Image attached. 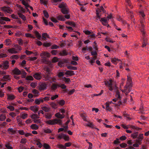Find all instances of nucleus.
Segmentation results:
<instances>
[{
    "label": "nucleus",
    "mask_w": 149,
    "mask_h": 149,
    "mask_svg": "<svg viewBox=\"0 0 149 149\" xmlns=\"http://www.w3.org/2000/svg\"><path fill=\"white\" fill-rule=\"evenodd\" d=\"M139 14L140 16V19L139 21V23L138 24L137 27L141 31V34L142 35L143 42L142 46L143 47H146L148 44L146 39H145L144 38V37L146 36L144 30V23L145 22L144 17L145 15L143 10L140 11L139 12Z\"/></svg>",
    "instance_id": "f257e3e1"
},
{
    "label": "nucleus",
    "mask_w": 149,
    "mask_h": 149,
    "mask_svg": "<svg viewBox=\"0 0 149 149\" xmlns=\"http://www.w3.org/2000/svg\"><path fill=\"white\" fill-rule=\"evenodd\" d=\"M132 86L131 79V78L128 77L127 78L126 85L123 88H121L120 90L125 95H127L130 92Z\"/></svg>",
    "instance_id": "f03ea898"
},
{
    "label": "nucleus",
    "mask_w": 149,
    "mask_h": 149,
    "mask_svg": "<svg viewBox=\"0 0 149 149\" xmlns=\"http://www.w3.org/2000/svg\"><path fill=\"white\" fill-rule=\"evenodd\" d=\"M104 84L108 87V89L110 91H112L117 88L116 82L111 79H110L108 81H105Z\"/></svg>",
    "instance_id": "7ed1b4c3"
},
{
    "label": "nucleus",
    "mask_w": 149,
    "mask_h": 149,
    "mask_svg": "<svg viewBox=\"0 0 149 149\" xmlns=\"http://www.w3.org/2000/svg\"><path fill=\"white\" fill-rule=\"evenodd\" d=\"M45 123L48 125H53L56 124L61 125L62 124V120L59 119H55L49 120L45 121Z\"/></svg>",
    "instance_id": "20e7f679"
},
{
    "label": "nucleus",
    "mask_w": 149,
    "mask_h": 149,
    "mask_svg": "<svg viewBox=\"0 0 149 149\" xmlns=\"http://www.w3.org/2000/svg\"><path fill=\"white\" fill-rule=\"evenodd\" d=\"M81 116L83 120L85 122L84 123V125L86 127H93V123L90 121L86 116L82 114Z\"/></svg>",
    "instance_id": "39448f33"
},
{
    "label": "nucleus",
    "mask_w": 149,
    "mask_h": 149,
    "mask_svg": "<svg viewBox=\"0 0 149 149\" xmlns=\"http://www.w3.org/2000/svg\"><path fill=\"white\" fill-rule=\"evenodd\" d=\"M0 10H2L5 13H11L12 12V11L10 7L8 6H4L0 8Z\"/></svg>",
    "instance_id": "423d86ee"
},
{
    "label": "nucleus",
    "mask_w": 149,
    "mask_h": 149,
    "mask_svg": "<svg viewBox=\"0 0 149 149\" xmlns=\"http://www.w3.org/2000/svg\"><path fill=\"white\" fill-rule=\"evenodd\" d=\"M104 8L103 6H101L100 7V8H97L96 10V13L97 17L99 18L100 19L101 16V15L100 13V12H101L102 11H103Z\"/></svg>",
    "instance_id": "0eeeda50"
},
{
    "label": "nucleus",
    "mask_w": 149,
    "mask_h": 149,
    "mask_svg": "<svg viewBox=\"0 0 149 149\" xmlns=\"http://www.w3.org/2000/svg\"><path fill=\"white\" fill-rule=\"evenodd\" d=\"M50 56V53L47 52H42L40 54V56L43 59L46 57H49Z\"/></svg>",
    "instance_id": "6e6552de"
},
{
    "label": "nucleus",
    "mask_w": 149,
    "mask_h": 149,
    "mask_svg": "<svg viewBox=\"0 0 149 149\" xmlns=\"http://www.w3.org/2000/svg\"><path fill=\"white\" fill-rule=\"evenodd\" d=\"M22 3L25 6L26 8L28 11V8L29 6V2H30V0H22Z\"/></svg>",
    "instance_id": "1a4fd4ad"
},
{
    "label": "nucleus",
    "mask_w": 149,
    "mask_h": 149,
    "mask_svg": "<svg viewBox=\"0 0 149 149\" xmlns=\"http://www.w3.org/2000/svg\"><path fill=\"white\" fill-rule=\"evenodd\" d=\"M100 21L101 22L103 25L105 26L108 25L109 26V25L108 24V21L107 18L103 17L100 19Z\"/></svg>",
    "instance_id": "9d476101"
},
{
    "label": "nucleus",
    "mask_w": 149,
    "mask_h": 149,
    "mask_svg": "<svg viewBox=\"0 0 149 149\" xmlns=\"http://www.w3.org/2000/svg\"><path fill=\"white\" fill-rule=\"evenodd\" d=\"M12 73L14 74L18 75L20 74L21 73V70H20L17 68H15L12 71Z\"/></svg>",
    "instance_id": "9b49d317"
},
{
    "label": "nucleus",
    "mask_w": 149,
    "mask_h": 149,
    "mask_svg": "<svg viewBox=\"0 0 149 149\" xmlns=\"http://www.w3.org/2000/svg\"><path fill=\"white\" fill-rule=\"evenodd\" d=\"M121 126L124 129H127L128 128H131L133 129H136V127L134 126L131 125H125L124 124L121 125Z\"/></svg>",
    "instance_id": "f8f14e48"
},
{
    "label": "nucleus",
    "mask_w": 149,
    "mask_h": 149,
    "mask_svg": "<svg viewBox=\"0 0 149 149\" xmlns=\"http://www.w3.org/2000/svg\"><path fill=\"white\" fill-rule=\"evenodd\" d=\"M39 107L38 106H31L30 107V109L35 113L37 112L39 110Z\"/></svg>",
    "instance_id": "ddd939ff"
},
{
    "label": "nucleus",
    "mask_w": 149,
    "mask_h": 149,
    "mask_svg": "<svg viewBox=\"0 0 149 149\" xmlns=\"http://www.w3.org/2000/svg\"><path fill=\"white\" fill-rule=\"evenodd\" d=\"M9 63L8 61H6L4 62L2 65V68L4 70H6L8 69L9 67Z\"/></svg>",
    "instance_id": "4468645a"
},
{
    "label": "nucleus",
    "mask_w": 149,
    "mask_h": 149,
    "mask_svg": "<svg viewBox=\"0 0 149 149\" xmlns=\"http://www.w3.org/2000/svg\"><path fill=\"white\" fill-rule=\"evenodd\" d=\"M55 116L56 117L60 119H62L65 116L64 114H61L59 112L56 113L55 115Z\"/></svg>",
    "instance_id": "2eb2a0df"
},
{
    "label": "nucleus",
    "mask_w": 149,
    "mask_h": 149,
    "mask_svg": "<svg viewBox=\"0 0 149 149\" xmlns=\"http://www.w3.org/2000/svg\"><path fill=\"white\" fill-rule=\"evenodd\" d=\"M5 45L6 46H9L11 45V40L9 38L6 39L4 42Z\"/></svg>",
    "instance_id": "dca6fc26"
},
{
    "label": "nucleus",
    "mask_w": 149,
    "mask_h": 149,
    "mask_svg": "<svg viewBox=\"0 0 149 149\" xmlns=\"http://www.w3.org/2000/svg\"><path fill=\"white\" fill-rule=\"evenodd\" d=\"M111 62L115 65H116L119 60L117 58H114L111 59Z\"/></svg>",
    "instance_id": "f3484780"
},
{
    "label": "nucleus",
    "mask_w": 149,
    "mask_h": 149,
    "mask_svg": "<svg viewBox=\"0 0 149 149\" xmlns=\"http://www.w3.org/2000/svg\"><path fill=\"white\" fill-rule=\"evenodd\" d=\"M44 101V99L42 98H40L38 99H36L35 100L36 104H39L40 103L43 102Z\"/></svg>",
    "instance_id": "a211bd4d"
},
{
    "label": "nucleus",
    "mask_w": 149,
    "mask_h": 149,
    "mask_svg": "<svg viewBox=\"0 0 149 149\" xmlns=\"http://www.w3.org/2000/svg\"><path fill=\"white\" fill-rule=\"evenodd\" d=\"M33 77L36 79L37 80L40 79L42 77L41 74L36 73L33 75Z\"/></svg>",
    "instance_id": "6ab92c4d"
},
{
    "label": "nucleus",
    "mask_w": 149,
    "mask_h": 149,
    "mask_svg": "<svg viewBox=\"0 0 149 149\" xmlns=\"http://www.w3.org/2000/svg\"><path fill=\"white\" fill-rule=\"evenodd\" d=\"M115 104L114 103H113L112 101H108L106 102L105 103L106 105V109L108 110H111L110 108H109V106L110 104Z\"/></svg>",
    "instance_id": "aec40b11"
},
{
    "label": "nucleus",
    "mask_w": 149,
    "mask_h": 149,
    "mask_svg": "<svg viewBox=\"0 0 149 149\" xmlns=\"http://www.w3.org/2000/svg\"><path fill=\"white\" fill-rule=\"evenodd\" d=\"M65 74L69 76H71L74 74V72L72 70H67L65 73Z\"/></svg>",
    "instance_id": "412c9836"
},
{
    "label": "nucleus",
    "mask_w": 149,
    "mask_h": 149,
    "mask_svg": "<svg viewBox=\"0 0 149 149\" xmlns=\"http://www.w3.org/2000/svg\"><path fill=\"white\" fill-rule=\"evenodd\" d=\"M61 12L63 14H68L69 12V9L68 7L61 9Z\"/></svg>",
    "instance_id": "4be33fe9"
},
{
    "label": "nucleus",
    "mask_w": 149,
    "mask_h": 149,
    "mask_svg": "<svg viewBox=\"0 0 149 149\" xmlns=\"http://www.w3.org/2000/svg\"><path fill=\"white\" fill-rule=\"evenodd\" d=\"M8 51L9 53L11 54H16L17 53V51L14 48L9 49H8Z\"/></svg>",
    "instance_id": "5701e85b"
},
{
    "label": "nucleus",
    "mask_w": 149,
    "mask_h": 149,
    "mask_svg": "<svg viewBox=\"0 0 149 149\" xmlns=\"http://www.w3.org/2000/svg\"><path fill=\"white\" fill-rule=\"evenodd\" d=\"M47 84L45 83L41 84L40 87V90H45L47 88Z\"/></svg>",
    "instance_id": "b1692460"
},
{
    "label": "nucleus",
    "mask_w": 149,
    "mask_h": 149,
    "mask_svg": "<svg viewBox=\"0 0 149 149\" xmlns=\"http://www.w3.org/2000/svg\"><path fill=\"white\" fill-rule=\"evenodd\" d=\"M15 96L12 94L7 95V99L8 100H13L15 99Z\"/></svg>",
    "instance_id": "393cba45"
},
{
    "label": "nucleus",
    "mask_w": 149,
    "mask_h": 149,
    "mask_svg": "<svg viewBox=\"0 0 149 149\" xmlns=\"http://www.w3.org/2000/svg\"><path fill=\"white\" fill-rule=\"evenodd\" d=\"M17 6L19 10L22 13H24L25 12V10L21 6L19 5H17Z\"/></svg>",
    "instance_id": "a878e982"
},
{
    "label": "nucleus",
    "mask_w": 149,
    "mask_h": 149,
    "mask_svg": "<svg viewBox=\"0 0 149 149\" xmlns=\"http://www.w3.org/2000/svg\"><path fill=\"white\" fill-rule=\"evenodd\" d=\"M58 7L62 9L68 7L66 4L65 3L62 2L61 4L59 5Z\"/></svg>",
    "instance_id": "bb28decb"
},
{
    "label": "nucleus",
    "mask_w": 149,
    "mask_h": 149,
    "mask_svg": "<svg viewBox=\"0 0 149 149\" xmlns=\"http://www.w3.org/2000/svg\"><path fill=\"white\" fill-rule=\"evenodd\" d=\"M30 127L32 130H37L38 129L39 127L36 124H33Z\"/></svg>",
    "instance_id": "cd10ccee"
},
{
    "label": "nucleus",
    "mask_w": 149,
    "mask_h": 149,
    "mask_svg": "<svg viewBox=\"0 0 149 149\" xmlns=\"http://www.w3.org/2000/svg\"><path fill=\"white\" fill-rule=\"evenodd\" d=\"M8 132L11 134L15 133L16 131L12 128H9L8 129Z\"/></svg>",
    "instance_id": "c85d7f7f"
},
{
    "label": "nucleus",
    "mask_w": 149,
    "mask_h": 149,
    "mask_svg": "<svg viewBox=\"0 0 149 149\" xmlns=\"http://www.w3.org/2000/svg\"><path fill=\"white\" fill-rule=\"evenodd\" d=\"M16 119L19 126H21L23 125L21 119L18 117Z\"/></svg>",
    "instance_id": "c756f323"
},
{
    "label": "nucleus",
    "mask_w": 149,
    "mask_h": 149,
    "mask_svg": "<svg viewBox=\"0 0 149 149\" xmlns=\"http://www.w3.org/2000/svg\"><path fill=\"white\" fill-rule=\"evenodd\" d=\"M41 109H42V110L45 112L49 111L50 109L49 107L45 106H42L41 107Z\"/></svg>",
    "instance_id": "7c9ffc66"
},
{
    "label": "nucleus",
    "mask_w": 149,
    "mask_h": 149,
    "mask_svg": "<svg viewBox=\"0 0 149 149\" xmlns=\"http://www.w3.org/2000/svg\"><path fill=\"white\" fill-rule=\"evenodd\" d=\"M57 103L59 105L62 106L65 104V102L63 100H61L57 102Z\"/></svg>",
    "instance_id": "2f4dec72"
},
{
    "label": "nucleus",
    "mask_w": 149,
    "mask_h": 149,
    "mask_svg": "<svg viewBox=\"0 0 149 149\" xmlns=\"http://www.w3.org/2000/svg\"><path fill=\"white\" fill-rule=\"evenodd\" d=\"M30 117L32 119H33V120H34L36 119H38L39 118V117L38 116L37 114H34L31 115L30 116Z\"/></svg>",
    "instance_id": "473e14b6"
},
{
    "label": "nucleus",
    "mask_w": 149,
    "mask_h": 149,
    "mask_svg": "<svg viewBox=\"0 0 149 149\" xmlns=\"http://www.w3.org/2000/svg\"><path fill=\"white\" fill-rule=\"evenodd\" d=\"M65 24H67L69 25L70 26H72L73 27H75L76 26V24L75 23L73 22H66Z\"/></svg>",
    "instance_id": "72a5a7b5"
},
{
    "label": "nucleus",
    "mask_w": 149,
    "mask_h": 149,
    "mask_svg": "<svg viewBox=\"0 0 149 149\" xmlns=\"http://www.w3.org/2000/svg\"><path fill=\"white\" fill-rule=\"evenodd\" d=\"M32 92L35 95V96H37L40 94V93L38 91L35 89H33L32 90Z\"/></svg>",
    "instance_id": "f704fd0d"
},
{
    "label": "nucleus",
    "mask_w": 149,
    "mask_h": 149,
    "mask_svg": "<svg viewBox=\"0 0 149 149\" xmlns=\"http://www.w3.org/2000/svg\"><path fill=\"white\" fill-rule=\"evenodd\" d=\"M63 80L67 84H69L71 81L70 78H66L65 77L62 78Z\"/></svg>",
    "instance_id": "c9c22d12"
},
{
    "label": "nucleus",
    "mask_w": 149,
    "mask_h": 149,
    "mask_svg": "<svg viewBox=\"0 0 149 149\" xmlns=\"http://www.w3.org/2000/svg\"><path fill=\"white\" fill-rule=\"evenodd\" d=\"M18 14L19 17L21 18L23 20L25 21L26 20V18L23 14H21L20 13H18Z\"/></svg>",
    "instance_id": "e433bc0d"
},
{
    "label": "nucleus",
    "mask_w": 149,
    "mask_h": 149,
    "mask_svg": "<svg viewBox=\"0 0 149 149\" xmlns=\"http://www.w3.org/2000/svg\"><path fill=\"white\" fill-rule=\"evenodd\" d=\"M68 128V126H65V127H64L63 128H60L58 130V132H59L63 131L65 132L66 131Z\"/></svg>",
    "instance_id": "4c0bfd02"
},
{
    "label": "nucleus",
    "mask_w": 149,
    "mask_h": 149,
    "mask_svg": "<svg viewBox=\"0 0 149 149\" xmlns=\"http://www.w3.org/2000/svg\"><path fill=\"white\" fill-rule=\"evenodd\" d=\"M56 18L58 20L63 21L65 20L64 17L63 15H59L57 16Z\"/></svg>",
    "instance_id": "58836bf2"
},
{
    "label": "nucleus",
    "mask_w": 149,
    "mask_h": 149,
    "mask_svg": "<svg viewBox=\"0 0 149 149\" xmlns=\"http://www.w3.org/2000/svg\"><path fill=\"white\" fill-rule=\"evenodd\" d=\"M68 54V52L66 50H63L59 53V55L61 56H65Z\"/></svg>",
    "instance_id": "ea45409f"
},
{
    "label": "nucleus",
    "mask_w": 149,
    "mask_h": 149,
    "mask_svg": "<svg viewBox=\"0 0 149 149\" xmlns=\"http://www.w3.org/2000/svg\"><path fill=\"white\" fill-rule=\"evenodd\" d=\"M50 104L51 106L54 109H56L57 108V105L55 103L51 102L50 103Z\"/></svg>",
    "instance_id": "a19ab883"
},
{
    "label": "nucleus",
    "mask_w": 149,
    "mask_h": 149,
    "mask_svg": "<svg viewBox=\"0 0 149 149\" xmlns=\"http://www.w3.org/2000/svg\"><path fill=\"white\" fill-rule=\"evenodd\" d=\"M75 2L77 3L80 6H82L83 5H86V4H88L87 3H83V2H80L79 0H75Z\"/></svg>",
    "instance_id": "79ce46f5"
},
{
    "label": "nucleus",
    "mask_w": 149,
    "mask_h": 149,
    "mask_svg": "<svg viewBox=\"0 0 149 149\" xmlns=\"http://www.w3.org/2000/svg\"><path fill=\"white\" fill-rule=\"evenodd\" d=\"M63 139L66 141H68L69 140L70 138L68 135L64 134Z\"/></svg>",
    "instance_id": "37998d69"
},
{
    "label": "nucleus",
    "mask_w": 149,
    "mask_h": 149,
    "mask_svg": "<svg viewBox=\"0 0 149 149\" xmlns=\"http://www.w3.org/2000/svg\"><path fill=\"white\" fill-rule=\"evenodd\" d=\"M126 3V4L129 6L131 8L133 7L132 6V5L131 3L130 0H125Z\"/></svg>",
    "instance_id": "c03bdc74"
},
{
    "label": "nucleus",
    "mask_w": 149,
    "mask_h": 149,
    "mask_svg": "<svg viewBox=\"0 0 149 149\" xmlns=\"http://www.w3.org/2000/svg\"><path fill=\"white\" fill-rule=\"evenodd\" d=\"M58 87V84H52L51 88L52 90H55Z\"/></svg>",
    "instance_id": "a18cd8bd"
},
{
    "label": "nucleus",
    "mask_w": 149,
    "mask_h": 149,
    "mask_svg": "<svg viewBox=\"0 0 149 149\" xmlns=\"http://www.w3.org/2000/svg\"><path fill=\"white\" fill-rule=\"evenodd\" d=\"M21 116L22 118L25 119L28 117V115L26 113H24L21 115Z\"/></svg>",
    "instance_id": "49530a36"
},
{
    "label": "nucleus",
    "mask_w": 149,
    "mask_h": 149,
    "mask_svg": "<svg viewBox=\"0 0 149 149\" xmlns=\"http://www.w3.org/2000/svg\"><path fill=\"white\" fill-rule=\"evenodd\" d=\"M5 146L7 149H12L13 148L11 145L9 143L6 144Z\"/></svg>",
    "instance_id": "de8ad7c7"
},
{
    "label": "nucleus",
    "mask_w": 149,
    "mask_h": 149,
    "mask_svg": "<svg viewBox=\"0 0 149 149\" xmlns=\"http://www.w3.org/2000/svg\"><path fill=\"white\" fill-rule=\"evenodd\" d=\"M6 118L5 115L3 114L0 115V120L1 121H3Z\"/></svg>",
    "instance_id": "09e8293b"
},
{
    "label": "nucleus",
    "mask_w": 149,
    "mask_h": 149,
    "mask_svg": "<svg viewBox=\"0 0 149 149\" xmlns=\"http://www.w3.org/2000/svg\"><path fill=\"white\" fill-rule=\"evenodd\" d=\"M21 74H22V78H25L26 75V73L23 70H21Z\"/></svg>",
    "instance_id": "8fccbe9b"
},
{
    "label": "nucleus",
    "mask_w": 149,
    "mask_h": 149,
    "mask_svg": "<svg viewBox=\"0 0 149 149\" xmlns=\"http://www.w3.org/2000/svg\"><path fill=\"white\" fill-rule=\"evenodd\" d=\"M43 130L44 132L46 133H50L52 132L50 129L48 128H45Z\"/></svg>",
    "instance_id": "3c124183"
},
{
    "label": "nucleus",
    "mask_w": 149,
    "mask_h": 149,
    "mask_svg": "<svg viewBox=\"0 0 149 149\" xmlns=\"http://www.w3.org/2000/svg\"><path fill=\"white\" fill-rule=\"evenodd\" d=\"M125 81V79H122L120 85V89H121V88H123V84H124Z\"/></svg>",
    "instance_id": "603ef678"
},
{
    "label": "nucleus",
    "mask_w": 149,
    "mask_h": 149,
    "mask_svg": "<svg viewBox=\"0 0 149 149\" xmlns=\"http://www.w3.org/2000/svg\"><path fill=\"white\" fill-rule=\"evenodd\" d=\"M57 147L58 148L61 149H65V146L62 144H58L57 145Z\"/></svg>",
    "instance_id": "864d4df0"
},
{
    "label": "nucleus",
    "mask_w": 149,
    "mask_h": 149,
    "mask_svg": "<svg viewBox=\"0 0 149 149\" xmlns=\"http://www.w3.org/2000/svg\"><path fill=\"white\" fill-rule=\"evenodd\" d=\"M52 115L49 113H47L45 115L46 118L48 119H50L52 117Z\"/></svg>",
    "instance_id": "5fc2aeb1"
},
{
    "label": "nucleus",
    "mask_w": 149,
    "mask_h": 149,
    "mask_svg": "<svg viewBox=\"0 0 149 149\" xmlns=\"http://www.w3.org/2000/svg\"><path fill=\"white\" fill-rule=\"evenodd\" d=\"M3 78L8 80L10 79V76L9 75H6L3 76Z\"/></svg>",
    "instance_id": "6e6d98bb"
},
{
    "label": "nucleus",
    "mask_w": 149,
    "mask_h": 149,
    "mask_svg": "<svg viewBox=\"0 0 149 149\" xmlns=\"http://www.w3.org/2000/svg\"><path fill=\"white\" fill-rule=\"evenodd\" d=\"M43 147L46 149H50V147L46 143H44L43 145Z\"/></svg>",
    "instance_id": "4d7b16f0"
},
{
    "label": "nucleus",
    "mask_w": 149,
    "mask_h": 149,
    "mask_svg": "<svg viewBox=\"0 0 149 149\" xmlns=\"http://www.w3.org/2000/svg\"><path fill=\"white\" fill-rule=\"evenodd\" d=\"M49 75H43V79L44 80L46 81L49 79Z\"/></svg>",
    "instance_id": "13d9d810"
},
{
    "label": "nucleus",
    "mask_w": 149,
    "mask_h": 149,
    "mask_svg": "<svg viewBox=\"0 0 149 149\" xmlns=\"http://www.w3.org/2000/svg\"><path fill=\"white\" fill-rule=\"evenodd\" d=\"M64 134H59L57 135V138L58 139H63Z\"/></svg>",
    "instance_id": "bf43d9fd"
},
{
    "label": "nucleus",
    "mask_w": 149,
    "mask_h": 149,
    "mask_svg": "<svg viewBox=\"0 0 149 149\" xmlns=\"http://www.w3.org/2000/svg\"><path fill=\"white\" fill-rule=\"evenodd\" d=\"M1 18L2 19L3 21H7H7L9 22L10 20V19L8 18L7 17H2Z\"/></svg>",
    "instance_id": "052dcab7"
},
{
    "label": "nucleus",
    "mask_w": 149,
    "mask_h": 149,
    "mask_svg": "<svg viewBox=\"0 0 149 149\" xmlns=\"http://www.w3.org/2000/svg\"><path fill=\"white\" fill-rule=\"evenodd\" d=\"M105 40L107 42H109L112 43H113L115 42V41L112 40L111 39L108 38H105Z\"/></svg>",
    "instance_id": "680f3d73"
},
{
    "label": "nucleus",
    "mask_w": 149,
    "mask_h": 149,
    "mask_svg": "<svg viewBox=\"0 0 149 149\" xmlns=\"http://www.w3.org/2000/svg\"><path fill=\"white\" fill-rule=\"evenodd\" d=\"M51 44L49 42H44L43 44V45L45 47H49L51 45Z\"/></svg>",
    "instance_id": "e2e57ef3"
},
{
    "label": "nucleus",
    "mask_w": 149,
    "mask_h": 149,
    "mask_svg": "<svg viewBox=\"0 0 149 149\" xmlns=\"http://www.w3.org/2000/svg\"><path fill=\"white\" fill-rule=\"evenodd\" d=\"M137 1L139 2V6L141 7V5L143 3H144V0H137Z\"/></svg>",
    "instance_id": "0e129e2a"
},
{
    "label": "nucleus",
    "mask_w": 149,
    "mask_h": 149,
    "mask_svg": "<svg viewBox=\"0 0 149 149\" xmlns=\"http://www.w3.org/2000/svg\"><path fill=\"white\" fill-rule=\"evenodd\" d=\"M33 78L31 76H27L26 78V79L28 80H33Z\"/></svg>",
    "instance_id": "69168bd1"
},
{
    "label": "nucleus",
    "mask_w": 149,
    "mask_h": 149,
    "mask_svg": "<svg viewBox=\"0 0 149 149\" xmlns=\"http://www.w3.org/2000/svg\"><path fill=\"white\" fill-rule=\"evenodd\" d=\"M58 95H55L52 96L51 98V99L52 100H54L58 97Z\"/></svg>",
    "instance_id": "338daca9"
},
{
    "label": "nucleus",
    "mask_w": 149,
    "mask_h": 149,
    "mask_svg": "<svg viewBox=\"0 0 149 149\" xmlns=\"http://www.w3.org/2000/svg\"><path fill=\"white\" fill-rule=\"evenodd\" d=\"M58 61V58L55 57L53 58L52 60V62L53 63H56Z\"/></svg>",
    "instance_id": "774afa93"
}]
</instances>
